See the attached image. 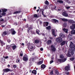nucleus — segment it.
I'll return each instance as SVG.
<instances>
[{
    "instance_id": "f257e3e1",
    "label": "nucleus",
    "mask_w": 75,
    "mask_h": 75,
    "mask_svg": "<svg viewBox=\"0 0 75 75\" xmlns=\"http://www.w3.org/2000/svg\"><path fill=\"white\" fill-rule=\"evenodd\" d=\"M70 47L71 48V50H69L68 52V54H67V56L68 57H71V55H73L74 54V52L75 51V49L74 47H73L74 46V44L72 42H70ZM71 53V54H70Z\"/></svg>"
},
{
    "instance_id": "f03ea898",
    "label": "nucleus",
    "mask_w": 75,
    "mask_h": 75,
    "mask_svg": "<svg viewBox=\"0 0 75 75\" xmlns=\"http://www.w3.org/2000/svg\"><path fill=\"white\" fill-rule=\"evenodd\" d=\"M56 41L57 42L61 43L62 41V39L61 38H58L56 39Z\"/></svg>"
},
{
    "instance_id": "7ed1b4c3",
    "label": "nucleus",
    "mask_w": 75,
    "mask_h": 75,
    "mask_svg": "<svg viewBox=\"0 0 75 75\" xmlns=\"http://www.w3.org/2000/svg\"><path fill=\"white\" fill-rule=\"evenodd\" d=\"M28 48L29 51H34V50H35V46H28Z\"/></svg>"
},
{
    "instance_id": "20e7f679",
    "label": "nucleus",
    "mask_w": 75,
    "mask_h": 75,
    "mask_svg": "<svg viewBox=\"0 0 75 75\" xmlns=\"http://www.w3.org/2000/svg\"><path fill=\"white\" fill-rule=\"evenodd\" d=\"M51 50L53 52H54V51H55L56 50V49H55V47L53 45H52L51 46Z\"/></svg>"
},
{
    "instance_id": "39448f33",
    "label": "nucleus",
    "mask_w": 75,
    "mask_h": 75,
    "mask_svg": "<svg viewBox=\"0 0 75 75\" xmlns=\"http://www.w3.org/2000/svg\"><path fill=\"white\" fill-rule=\"evenodd\" d=\"M66 60L67 58H65L63 59H59L58 60V61H59L60 62H65V61Z\"/></svg>"
},
{
    "instance_id": "423d86ee",
    "label": "nucleus",
    "mask_w": 75,
    "mask_h": 75,
    "mask_svg": "<svg viewBox=\"0 0 75 75\" xmlns=\"http://www.w3.org/2000/svg\"><path fill=\"white\" fill-rule=\"evenodd\" d=\"M23 59L25 61H27V60L28 59V56H24L23 58Z\"/></svg>"
},
{
    "instance_id": "0eeeda50",
    "label": "nucleus",
    "mask_w": 75,
    "mask_h": 75,
    "mask_svg": "<svg viewBox=\"0 0 75 75\" xmlns=\"http://www.w3.org/2000/svg\"><path fill=\"white\" fill-rule=\"evenodd\" d=\"M71 30H74L75 28V24H73L70 27Z\"/></svg>"
},
{
    "instance_id": "6e6552de",
    "label": "nucleus",
    "mask_w": 75,
    "mask_h": 75,
    "mask_svg": "<svg viewBox=\"0 0 75 75\" xmlns=\"http://www.w3.org/2000/svg\"><path fill=\"white\" fill-rule=\"evenodd\" d=\"M11 33L12 34V35H14V34H16V31H15L14 30V29H11Z\"/></svg>"
},
{
    "instance_id": "1a4fd4ad",
    "label": "nucleus",
    "mask_w": 75,
    "mask_h": 75,
    "mask_svg": "<svg viewBox=\"0 0 75 75\" xmlns=\"http://www.w3.org/2000/svg\"><path fill=\"white\" fill-rule=\"evenodd\" d=\"M52 21L53 23H58V21L55 19H52Z\"/></svg>"
},
{
    "instance_id": "9d476101",
    "label": "nucleus",
    "mask_w": 75,
    "mask_h": 75,
    "mask_svg": "<svg viewBox=\"0 0 75 75\" xmlns=\"http://www.w3.org/2000/svg\"><path fill=\"white\" fill-rule=\"evenodd\" d=\"M62 15L64 16H65V17H68V13L66 12H63L62 13Z\"/></svg>"
},
{
    "instance_id": "9b49d317",
    "label": "nucleus",
    "mask_w": 75,
    "mask_h": 75,
    "mask_svg": "<svg viewBox=\"0 0 75 75\" xmlns=\"http://www.w3.org/2000/svg\"><path fill=\"white\" fill-rule=\"evenodd\" d=\"M32 75H35V74H37V71L36 70H33L32 71Z\"/></svg>"
},
{
    "instance_id": "f8f14e48",
    "label": "nucleus",
    "mask_w": 75,
    "mask_h": 75,
    "mask_svg": "<svg viewBox=\"0 0 75 75\" xmlns=\"http://www.w3.org/2000/svg\"><path fill=\"white\" fill-rule=\"evenodd\" d=\"M7 34H8V33H7V32H4L2 34L3 37H4V36H5V35H7Z\"/></svg>"
},
{
    "instance_id": "ddd939ff",
    "label": "nucleus",
    "mask_w": 75,
    "mask_h": 75,
    "mask_svg": "<svg viewBox=\"0 0 75 75\" xmlns=\"http://www.w3.org/2000/svg\"><path fill=\"white\" fill-rule=\"evenodd\" d=\"M69 69V66H67L65 67V70L67 71H68Z\"/></svg>"
},
{
    "instance_id": "4468645a",
    "label": "nucleus",
    "mask_w": 75,
    "mask_h": 75,
    "mask_svg": "<svg viewBox=\"0 0 75 75\" xmlns=\"http://www.w3.org/2000/svg\"><path fill=\"white\" fill-rule=\"evenodd\" d=\"M59 37H62V38H64L65 37V35L62 34V33H60L59 34Z\"/></svg>"
},
{
    "instance_id": "2eb2a0df",
    "label": "nucleus",
    "mask_w": 75,
    "mask_h": 75,
    "mask_svg": "<svg viewBox=\"0 0 75 75\" xmlns=\"http://www.w3.org/2000/svg\"><path fill=\"white\" fill-rule=\"evenodd\" d=\"M3 71L5 72H8V71H10V70L8 69H6L3 70Z\"/></svg>"
},
{
    "instance_id": "dca6fc26",
    "label": "nucleus",
    "mask_w": 75,
    "mask_h": 75,
    "mask_svg": "<svg viewBox=\"0 0 75 75\" xmlns=\"http://www.w3.org/2000/svg\"><path fill=\"white\" fill-rule=\"evenodd\" d=\"M48 22H45L44 23V25L45 26V27H46V26H48Z\"/></svg>"
},
{
    "instance_id": "f3484780",
    "label": "nucleus",
    "mask_w": 75,
    "mask_h": 75,
    "mask_svg": "<svg viewBox=\"0 0 75 75\" xmlns=\"http://www.w3.org/2000/svg\"><path fill=\"white\" fill-rule=\"evenodd\" d=\"M0 42L1 46H3V45H5V43L4 42L2 41L1 40H0Z\"/></svg>"
},
{
    "instance_id": "a211bd4d",
    "label": "nucleus",
    "mask_w": 75,
    "mask_h": 75,
    "mask_svg": "<svg viewBox=\"0 0 75 75\" xmlns=\"http://www.w3.org/2000/svg\"><path fill=\"white\" fill-rule=\"evenodd\" d=\"M64 31L66 33H68V30L67 29L64 28L63 29Z\"/></svg>"
},
{
    "instance_id": "6ab92c4d",
    "label": "nucleus",
    "mask_w": 75,
    "mask_h": 75,
    "mask_svg": "<svg viewBox=\"0 0 75 75\" xmlns=\"http://www.w3.org/2000/svg\"><path fill=\"white\" fill-rule=\"evenodd\" d=\"M66 43V42L65 41H63L60 44V45L62 46L64 45H65Z\"/></svg>"
},
{
    "instance_id": "aec40b11",
    "label": "nucleus",
    "mask_w": 75,
    "mask_h": 75,
    "mask_svg": "<svg viewBox=\"0 0 75 75\" xmlns=\"http://www.w3.org/2000/svg\"><path fill=\"white\" fill-rule=\"evenodd\" d=\"M52 35H54V37H55V36H56V35H55V31H54V30H52Z\"/></svg>"
},
{
    "instance_id": "412c9836",
    "label": "nucleus",
    "mask_w": 75,
    "mask_h": 75,
    "mask_svg": "<svg viewBox=\"0 0 75 75\" xmlns=\"http://www.w3.org/2000/svg\"><path fill=\"white\" fill-rule=\"evenodd\" d=\"M69 22L70 23H75V21L72 20H69Z\"/></svg>"
},
{
    "instance_id": "4be33fe9",
    "label": "nucleus",
    "mask_w": 75,
    "mask_h": 75,
    "mask_svg": "<svg viewBox=\"0 0 75 75\" xmlns=\"http://www.w3.org/2000/svg\"><path fill=\"white\" fill-rule=\"evenodd\" d=\"M51 40H49L47 42V44H51Z\"/></svg>"
},
{
    "instance_id": "5701e85b",
    "label": "nucleus",
    "mask_w": 75,
    "mask_h": 75,
    "mask_svg": "<svg viewBox=\"0 0 75 75\" xmlns=\"http://www.w3.org/2000/svg\"><path fill=\"white\" fill-rule=\"evenodd\" d=\"M62 20L63 21H68V19L65 18H62Z\"/></svg>"
},
{
    "instance_id": "b1692460",
    "label": "nucleus",
    "mask_w": 75,
    "mask_h": 75,
    "mask_svg": "<svg viewBox=\"0 0 75 75\" xmlns=\"http://www.w3.org/2000/svg\"><path fill=\"white\" fill-rule=\"evenodd\" d=\"M40 42L39 40H36L35 41V43L36 44H37Z\"/></svg>"
},
{
    "instance_id": "393cba45",
    "label": "nucleus",
    "mask_w": 75,
    "mask_h": 75,
    "mask_svg": "<svg viewBox=\"0 0 75 75\" xmlns=\"http://www.w3.org/2000/svg\"><path fill=\"white\" fill-rule=\"evenodd\" d=\"M71 33L72 34H75V30H73L71 32Z\"/></svg>"
},
{
    "instance_id": "a878e982",
    "label": "nucleus",
    "mask_w": 75,
    "mask_h": 75,
    "mask_svg": "<svg viewBox=\"0 0 75 75\" xmlns=\"http://www.w3.org/2000/svg\"><path fill=\"white\" fill-rule=\"evenodd\" d=\"M46 67V66L44 64H42L41 65V68H44Z\"/></svg>"
},
{
    "instance_id": "bb28decb",
    "label": "nucleus",
    "mask_w": 75,
    "mask_h": 75,
    "mask_svg": "<svg viewBox=\"0 0 75 75\" xmlns=\"http://www.w3.org/2000/svg\"><path fill=\"white\" fill-rule=\"evenodd\" d=\"M57 2H58V3H63L64 2L62 0H59L57 1Z\"/></svg>"
},
{
    "instance_id": "cd10ccee",
    "label": "nucleus",
    "mask_w": 75,
    "mask_h": 75,
    "mask_svg": "<svg viewBox=\"0 0 75 75\" xmlns=\"http://www.w3.org/2000/svg\"><path fill=\"white\" fill-rule=\"evenodd\" d=\"M1 10H2V12H6V11H7V9H2Z\"/></svg>"
},
{
    "instance_id": "c85d7f7f",
    "label": "nucleus",
    "mask_w": 75,
    "mask_h": 75,
    "mask_svg": "<svg viewBox=\"0 0 75 75\" xmlns=\"http://www.w3.org/2000/svg\"><path fill=\"white\" fill-rule=\"evenodd\" d=\"M42 62H43L42 61H40L38 63V65H41V64H42Z\"/></svg>"
},
{
    "instance_id": "c756f323",
    "label": "nucleus",
    "mask_w": 75,
    "mask_h": 75,
    "mask_svg": "<svg viewBox=\"0 0 75 75\" xmlns=\"http://www.w3.org/2000/svg\"><path fill=\"white\" fill-rule=\"evenodd\" d=\"M64 56L62 54H61L60 56V58H64Z\"/></svg>"
},
{
    "instance_id": "7c9ffc66",
    "label": "nucleus",
    "mask_w": 75,
    "mask_h": 75,
    "mask_svg": "<svg viewBox=\"0 0 75 75\" xmlns=\"http://www.w3.org/2000/svg\"><path fill=\"white\" fill-rule=\"evenodd\" d=\"M16 48V45H13L12 47V49L13 50H14Z\"/></svg>"
},
{
    "instance_id": "2f4dec72",
    "label": "nucleus",
    "mask_w": 75,
    "mask_h": 75,
    "mask_svg": "<svg viewBox=\"0 0 75 75\" xmlns=\"http://www.w3.org/2000/svg\"><path fill=\"white\" fill-rule=\"evenodd\" d=\"M34 16L35 17V18H37V17H39V16L38 15V14H35L34 15Z\"/></svg>"
},
{
    "instance_id": "473e14b6",
    "label": "nucleus",
    "mask_w": 75,
    "mask_h": 75,
    "mask_svg": "<svg viewBox=\"0 0 75 75\" xmlns=\"http://www.w3.org/2000/svg\"><path fill=\"white\" fill-rule=\"evenodd\" d=\"M46 29L47 30H50L51 29V26H48L46 28Z\"/></svg>"
},
{
    "instance_id": "72a5a7b5",
    "label": "nucleus",
    "mask_w": 75,
    "mask_h": 75,
    "mask_svg": "<svg viewBox=\"0 0 75 75\" xmlns=\"http://www.w3.org/2000/svg\"><path fill=\"white\" fill-rule=\"evenodd\" d=\"M36 33L38 34V35H40L39 34V33H40V30H36Z\"/></svg>"
},
{
    "instance_id": "f704fd0d",
    "label": "nucleus",
    "mask_w": 75,
    "mask_h": 75,
    "mask_svg": "<svg viewBox=\"0 0 75 75\" xmlns=\"http://www.w3.org/2000/svg\"><path fill=\"white\" fill-rule=\"evenodd\" d=\"M63 25L64 27H67V23H64L63 24Z\"/></svg>"
},
{
    "instance_id": "c9c22d12",
    "label": "nucleus",
    "mask_w": 75,
    "mask_h": 75,
    "mask_svg": "<svg viewBox=\"0 0 75 75\" xmlns=\"http://www.w3.org/2000/svg\"><path fill=\"white\" fill-rule=\"evenodd\" d=\"M20 12V11H16L14 13V14H17V13H19Z\"/></svg>"
},
{
    "instance_id": "e433bc0d",
    "label": "nucleus",
    "mask_w": 75,
    "mask_h": 75,
    "mask_svg": "<svg viewBox=\"0 0 75 75\" xmlns=\"http://www.w3.org/2000/svg\"><path fill=\"white\" fill-rule=\"evenodd\" d=\"M55 74L57 75H58V74H59L58 70H55Z\"/></svg>"
},
{
    "instance_id": "4c0bfd02",
    "label": "nucleus",
    "mask_w": 75,
    "mask_h": 75,
    "mask_svg": "<svg viewBox=\"0 0 75 75\" xmlns=\"http://www.w3.org/2000/svg\"><path fill=\"white\" fill-rule=\"evenodd\" d=\"M20 59H17L16 60V62H17V63H18V62H20Z\"/></svg>"
},
{
    "instance_id": "58836bf2",
    "label": "nucleus",
    "mask_w": 75,
    "mask_h": 75,
    "mask_svg": "<svg viewBox=\"0 0 75 75\" xmlns=\"http://www.w3.org/2000/svg\"><path fill=\"white\" fill-rule=\"evenodd\" d=\"M45 3L46 4H49V2H48V1H46L45 2Z\"/></svg>"
},
{
    "instance_id": "ea45409f",
    "label": "nucleus",
    "mask_w": 75,
    "mask_h": 75,
    "mask_svg": "<svg viewBox=\"0 0 75 75\" xmlns=\"http://www.w3.org/2000/svg\"><path fill=\"white\" fill-rule=\"evenodd\" d=\"M2 16H4L5 15H6V13L5 12H3L1 14Z\"/></svg>"
},
{
    "instance_id": "a19ab883",
    "label": "nucleus",
    "mask_w": 75,
    "mask_h": 75,
    "mask_svg": "<svg viewBox=\"0 0 75 75\" xmlns=\"http://www.w3.org/2000/svg\"><path fill=\"white\" fill-rule=\"evenodd\" d=\"M69 38L70 40H72V38H71V36H70V35H69Z\"/></svg>"
},
{
    "instance_id": "79ce46f5",
    "label": "nucleus",
    "mask_w": 75,
    "mask_h": 75,
    "mask_svg": "<svg viewBox=\"0 0 75 75\" xmlns=\"http://www.w3.org/2000/svg\"><path fill=\"white\" fill-rule=\"evenodd\" d=\"M44 8L47 9V6L46 5H44Z\"/></svg>"
},
{
    "instance_id": "37998d69",
    "label": "nucleus",
    "mask_w": 75,
    "mask_h": 75,
    "mask_svg": "<svg viewBox=\"0 0 75 75\" xmlns=\"http://www.w3.org/2000/svg\"><path fill=\"white\" fill-rule=\"evenodd\" d=\"M74 59H75V58H74V57H73L70 58V60L71 61H74Z\"/></svg>"
},
{
    "instance_id": "c03bdc74",
    "label": "nucleus",
    "mask_w": 75,
    "mask_h": 75,
    "mask_svg": "<svg viewBox=\"0 0 75 75\" xmlns=\"http://www.w3.org/2000/svg\"><path fill=\"white\" fill-rule=\"evenodd\" d=\"M1 13V10H0V18L2 17V16L0 15Z\"/></svg>"
},
{
    "instance_id": "a18cd8bd",
    "label": "nucleus",
    "mask_w": 75,
    "mask_h": 75,
    "mask_svg": "<svg viewBox=\"0 0 75 75\" xmlns=\"http://www.w3.org/2000/svg\"><path fill=\"white\" fill-rule=\"evenodd\" d=\"M30 61H34V58H31L30 59Z\"/></svg>"
},
{
    "instance_id": "49530a36",
    "label": "nucleus",
    "mask_w": 75,
    "mask_h": 75,
    "mask_svg": "<svg viewBox=\"0 0 75 75\" xmlns=\"http://www.w3.org/2000/svg\"><path fill=\"white\" fill-rule=\"evenodd\" d=\"M70 8V6H67L66 8L67 9V10H68L69 8Z\"/></svg>"
},
{
    "instance_id": "de8ad7c7",
    "label": "nucleus",
    "mask_w": 75,
    "mask_h": 75,
    "mask_svg": "<svg viewBox=\"0 0 75 75\" xmlns=\"http://www.w3.org/2000/svg\"><path fill=\"white\" fill-rule=\"evenodd\" d=\"M54 61H53V60H52L50 61V64H52V62H53Z\"/></svg>"
},
{
    "instance_id": "09e8293b",
    "label": "nucleus",
    "mask_w": 75,
    "mask_h": 75,
    "mask_svg": "<svg viewBox=\"0 0 75 75\" xmlns=\"http://www.w3.org/2000/svg\"><path fill=\"white\" fill-rule=\"evenodd\" d=\"M42 14L44 17H45V16L44 14V12H42Z\"/></svg>"
},
{
    "instance_id": "8fccbe9b",
    "label": "nucleus",
    "mask_w": 75,
    "mask_h": 75,
    "mask_svg": "<svg viewBox=\"0 0 75 75\" xmlns=\"http://www.w3.org/2000/svg\"><path fill=\"white\" fill-rule=\"evenodd\" d=\"M50 74H51V75H52V74H53V71H52L50 72Z\"/></svg>"
},
{
    "instance_id": "3c124183",
    "label": "nucleus",
    "mask_w": 75,
    "mask_h": 75,
    "mask_svg": "<svg viewBox=\"0 0 75 75\" xmlns=\"http://www.w3.org/2000/svg\"><path fill=\"white\" fill-rule=\"evenodd\" d=\"M13 68H16V67H17V66H16V65H14L13 66Z\"/></svg>"
},
{
    "instance_id": "603ef678",
    "label": "nucleus",
    "mask_w": 75,
    "mask_h": 75,
    "mask_svg": "<svg viewBox=\"0 0 75 75\" xmlns=\"http://www.w3.org/2000/svg\"><path fill=\"white\" fill-rule=\"evenodd\" d=\"M8 58V56H6V57H5V59H7V58Z\"/></svg>"
},
{
    "instance_id": "864d4df0",
    "label": "nucleus",
    "mask_w": 75,
    "mask_h": 75,
    "mask_svg": "<svg viewBox=\"0 0 75 75\" xmlns=\"http://www.w3.org/2000/svg\"><path fill=\"white\" fill-rule=\"evenodd\" d=\"M40 24H42V22L41 21H39Z\"/></svg>"
},
{
    "instance_id": "5fc2aeb1",
    "label": "nucleus",
    "mask_w": 75,
    "mask_h": 75,
    "mask_svg": "<svg viewBox=\"0 0 75 75\" xmlns=\"http://www.w3.org/2000/svg\"><path fill=\"white\" fill-rule=\"evenodd\" d=\"M10 41H11L10 40H8V42H10Z\"/></svg>"
},
{
    "instance_id": "6e6d98bb",
    "label": "nucleus",
    "mask_w": 75,
    "mask_h": 75,
    "mask_svg": "<svg viewBox=\"0 0 75 75\" xmlns=\"http://www.w3.org/2000/svg\"><path fill=\"white\" fill-rule=\"evenodd\" d=\"M66 74L68 75V74H69V72H66Z\"/></svg>"
},
{
    "instance_id": "4d7b16f0",
    "label": "nucleus",
    "mask_w": 75,
    "mask_h": 75,
    "mask_svg": "<svg viewBox=\"0 0 75 75\" xmlns=\"http://www.w3.org/2000/svg\"><path fill=\"white\" fill-rule=\"evenodd\" d=\"M40 50L41 51H43V49L42 48H41Z\"/></svg>"
},
{
    "instance_id": "13d9d810",
    "label": "nucleus",
    "mask_w": 75,
    "mask_h": 75,
    "mask_svg": "<svg viewBox=\"0 0 75 75\" xmlns=\"http://www.w3.org/2000/svg\"><path fill=\"white\" fill-rule=\"evenodd\" d=\"M23 55L22 54V53H21L20 54V56H21V57H22V56H23Z\"/></svg>"
},
{
    "instance_id": "bf43d9fd",
    "label": "nucleus",
    "mask_w": 75,
    "mask_h": 75,
    "mask_svg": "<svg viewBox=\"0 0 75 75\" xmlns=\"http://www.w3.org/2000/svg\"><path fill=\"white\" fill-rule=\"evenodd\" d=\"M7 66L8 67H10V66L9 65H8Z\"/></svg>"
},
{
    "instance_id": "052dcab7",
    "label": "nucleus",
    "mask_w": 75,
    "mask_h": 75,
    "mask_svg": "<svg viewBox=\"0 0 75 75\" xmlns=\"http://www.w3.org/2000/svg\"><path fill=\"white\" fill-rule=\"evenodd\" d=\"M30 29H31V28H28V30H29H29H30Z\"/></svg>"
},
{
    "instance_id": "680f3d73",
    "label": "nucleus",
    "mask_w": 75,
    "mask_h": 75,
    "mask_svg": "<svg viewBox=\"0 0 75 75\" xmlns=\"http://www.w3.org/2000/svg\"><path fill=\"white\" fill-rule=\"evenodd\" d=\"M23 21H26V19H24L23 20Z\"/></svg>"
},
{
    "instance_id": "e2e57ef3",
    "label": "nucleus",
    "mask_w": 75,
    "mask_h": 75,
    "mask_svg": "<svg viewBox=\"0 0 75 75\" xmlns=\"http://www.w3.org/2000/svg\"><path fill=\"white\" fill-rule=\"evenodd\" d=\"M1 27H4V25H1Z\"/></svg>"
},
{
    "instance_id": "0e129e2a",
    "label": "nucleus",
    "mask_w": 75,
    "mask_h": 75,
    "mask_svg": "<svg viewBox=\"0 0 75 75\" xmlns=\"http://www.w3.org/2000/svg\"><path fill=\"white\" fill-rule=\"evenodd\" d=\"M22 45H24V44L23 43L22 44Z\"/></svg>"
},
{
    "instance_id": "69168bd1",
    "label": "nucleus",
    "mask_w": 75,
    "mask_h": 75,
    "mask_svg": "<svg viewBox=\"0 0 75 75\" xmlns=\"http://www.w3.org/2000/svg\"><path fill=\"white\" fill-rule=\"evenodd\" d=\"M37 12H38V11H39V9H38L37 10Z\"/></svg>"
},
{
    "instance_id": "338daca9",
    "label": "nucleus",
    "mask_w": 75,
    "mask_h": 75,
    "mask_svg": "<svg viewBox=\"0 0 75 75\" xmlns=\"http://www.w3.org/2000/svg\"><path fill=\"white\" fill-rule=\"evenodd\" d=\"M34 8H35V9H36V7H34Z\"/></svg>"
},
{
    "instance_id": "774afa93",
    "label": "nucleus",
    "mask_w": 75,
    "mask_h": 75,
    "mask_svg": "<svg viewBox=\"0 0 75 75\" xmlns=\"http://www.w3.org/2000/svg\"><path fill=\"white\" fill-rule=\"evenodd\" d=\"M54 59V57H52V59Z\"/></svg>"
}]
</instances>
